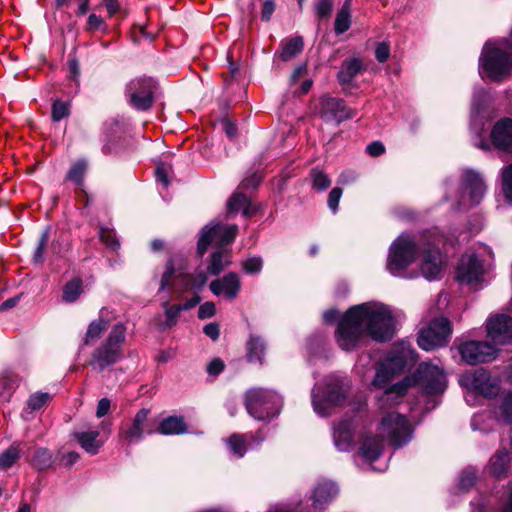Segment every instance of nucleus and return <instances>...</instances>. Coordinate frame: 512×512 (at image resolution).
I'll use <instances>...</instances> for the list:
<instances>
[{"mask_svg":"<svg viewBox=\"0 0 512 512\" xmlns=\"http://www.w3.org/2000/svg\"><path fill=\"white\" fill-rule=\"evenodd\" d=\"M396 320L389 306L380 302H365L350 307L340 319L335 338L338 346L346 351H356L375 342L390 341Z\"/></svg>","mask_w":512,"mask_h":512,"instance_id":"1","label":"nucleus"},{"mask_svg":"<svg viewBox=\"0 0 512 512\" xmlns=\"http://www.w3.org/2000/svg\"><path fill=\"white\" fill-rule=\"evenodd\" d=\"M395 377L393 371L389 370L383 363L376 366L371 386L383 389V392L376 397L377 405L381 410L399 404L408 389L415 384L420 385L426 395L443 393L447 388L444 371L432 363L423 362L419 364L412 377L407 376L401 381L391 384Z\"/></svg>","mask_w":512,"mask_h":512,"instance_id":"2","label":"nucleus"},{"mask_svg":"<svg viewBox=\"0 0 512 512\" xmlns=\"http://www.w3.org/2000/svg\"><path fill=\"white\" fill-rule=\"evenodd\" d=\"M421 256L420 269L429 280H438L442 273V259L434 242L415 238L407 233L400 234L390 245L386 261L387 271L394 277H407L408 267Z\"/></svg>","mask_w":512,"mask_h":512,"instance_id":"3","label":"nucleus"},{"mask_svg":"<svg viewBox=\"0 0 512 512\" xmlns=\"http://www.w3.org/2000/svg\"><path fill=\"white\" fill-rule=\"evenodd\" d=\"M237 232L236 225H225L217 221H211L201 229L197 253L203 255L209 247L216 248L194 271V290L204 287L210 277H218L231 265V250L227 246L234 241Z\"/></svg>","mask_w":512,"mask_h":512,"instance_id":"4","label":"nucleus"},{"mask_svg":"<svg viewBox=\"0 0 512 512\" xmlns=\"http://www.w3.org/2000/svg\"><path fill=\"white\" fill-rule=\"evenodd\" d=\"M378 431L380 436L366 435L362 438L357 456L363 460V465L356 461L360 469L365 470L364 465H369L373 471L383 472L387 469V462H383L379 466H373L383 453L385 438L394 448L399 449L407 445L413 438L414 429L410 421L402 414L397 412L386 413L379 425Z\"/></svg>","mask_w":512,"mask_h":512,"instance_id":"5","label":"nucleus"},{"mask_svg":"<svg viewBox=\"0 0 512 512\" xmlns=\"http://www.w3.org/2000/svg\"><path fill=\"white\" fill-rule=\"evenodd\" d=\"M447 200L455 202L456 209H470L479 205L484 199L487 186L481 173L472 168H463L460 174L459 187L455 195H451L453 190L452 180L445 181Z\"/></svg>","mask_w":512,"mask_h":512,"instance_id":"6","label":"nucleus"},{"mask_svg":"<svg viewBox=\"0 0 512 512\" xmlns=\"http://www.w3.org/2000/svg\"><path fill=\"white\" fill-rule=\"evenodd\" d=\"M492 251L486 245H480L479 251H467L461 256L455 271L456 280L472 289L482 288L487 270L486 258H491Z\"/></svg>","mask_w":512,"mask_h":512,"instance_id":"7","label":"nucleus"},{"mask_svg":"<svg viewBox=\"0 0 512 512\" xmlns=\"http://www.w3.org/2000/svg\"><path fill=\"white\" fill-rule=\"evenodd\" d=\"M348 389L347 379L337 375L327 376L324 387H319L316 384L311 394L312 405L316 414L322 417L328 416L333 406L345 400Z\"/></svg>","mask_w":512,"mask_h":512,"instance_id":"8","label":"nucleus"},{"mask_svg":"<svg viewBox=\"0 0 512 512\" xmlns=\"http://www.w3.org/2000/svg\"><path fill=\"white\" fill-rule=\"evenodd\" d=\"M126 340V326L122 322L114 324L106 339L93 351L90 366L102 372L122 358V345Z\"/></svg>","mask_w":512,"mask_h":512,"instance_id":"9","label":"nucleus"},{"mask_svg":"<svg viewBox=\"0 0 512 512\" xmlns=\"http://www.w3.org/2000/svg\"><path fill=\"white\" fill-rule=\"evenodd\" d=\"M282 396L274 390L252 388L245 394V407L256 420L266 421L277 417L282 409Z\"/></svg>","mask_w":512,"mask_h":512,"instance_id":"10","label":"nucleus"},{"mask_svg":"<svg viewBox=\"0 0 512 512\" xmlns=\"http://www.w3.org/2000/svg\"><path fill=\"white\" fill-rule=\"evenodd\" d=\"M490 95L485 89L473 93L470 115V131L473 135V145L482 150H489L486 140V124L491 120L489 110Z\"/></svg>","mask_w":512,"mask_h":512,"instance_id":"11","label":"nucleus"},{"mask_svg":"<svg viewBox=\"0 0 512 512\" xmlns=\"http://www.w3.org/2000/svg\"><path fill=\"white\" fill-rule=\"evenodd\" d=\"M158 88V82L152 77L134 78L126 86L127 102L135 110L147 111L154 102Z\"/></svg>","mask_w":512,"mask_h":512,"instance_id":"12","label":"nucleus"},{"mask_svg":"<svg viewBox=\"0 0 512 512\" xmlns=\"http://www.w3.org/2000/svg\"><path fill=\"white\" fill-rule=\"evenodd\" d=\"M366 427L363 414L358 411L352 416L346 415L333 426V441L340 452H348L354 447L356 434Z\"/></svg>","mask_w":512,"mask_h":512,"instance_id":"13","label":"nucleus"},{"mask_svg":"<svg viewBox=\"0 0 512 512\" xmlns=\"http://www.w3.org/2000/svg\"><path fill=\"white\" fill-rule=\"evenodd\" d=\"M460 385L467 389L466 400L469 396L482 395L486 398H493L499 392V380L489 372L480 369L472 373H465L460 376Z\"/></svg>","mask_w":512,"mask_h":512,"instance_id":"14","label":"nucleus"},{"mask_svg":"<svg viewBox=\"0 0 512 512\" xmlns=\"http://www.w3.org/2000/svg\"><path fill=\"white\" fill-rule=\"evenodd\" d=\"M451 332V324L447 318H435L427 327L420 330L417 338L418 346L425 351L443 347L449 342Z\"/></svg>","mask_w":512,"mask_h":512,"instance_id":"15","label":"nucleus"},{"mask_svg":"<svg viewBox=\"0 0 512 512\" xmlns=\"http://www.w3.org/2000/svg\"><path fill=\"white\" fill-rule=\"evenodd\" d=\"M458 352L462 361L469 365H477L495 359L498 350L486 341L470 340L461 343Z\"/></svg>","mask_w":512,"mask_h":512,"instance_id":"16","label":"nucleus"},{"mask_svg":"<svg viewBox=\"0 0 512 512\" xmlns=\"http://www.w3.org/2000/svg\"><path fill=\"white\" fill-rule=\"evenodd\" d=\"M316 110L320 118L326 122L339 124L353 117V111L346 106L343 99L328 95L320 98Z\"/></svg>","mask_w":512,"mask_h":512,"instance_id":"17","label":"nucleus"},{"mask_svg":"<svg viewBox=\"0 0 512 512\" xmlns=\"http://www.w3.org/2000/svg\"><path fill=\"white\" fill-rule=\"evenodd\" d=\"M241 278L236 272H228L222 277H217L209 284V290L217 297L232 301L236 299L241 291Z\"/></svg>","mask_w":512,"mask_h":512,"instance_id":"18","label":"nucleus"},{"mask_svg":"<svg viewBox=\"0 0 512 512\" xmlns=\"http://www.w3.org/2000/svg\"><path fill=\"white\" fill-rule=\"evenodd\" d=\"M150 409L142 408L134 416L132 422L120 432V435L130 443L141 441L144 436L155 433V428L148 425Z\"/></svg>","mask_w":512,"mask_h":512,"instance_id":"19","label":"nucleus"},{"mask_svg":"<svg viewBox=\"0 0 512 512\" xmlns=\"http://www.w3.org/2000/svg\"><path fill=\"white\" fill-rule=\"evenodd\" d=\"M266 435L262 429L254 435L248 434H233L225 440L232 455L237 458H242L248 449H254L258 447L264 440Z\"/></svg>","mask_w":512,"mask_h":512,"instance_id":"20","label":"nucleus"},{"mask_svg":"<svg viewBox=\"0 0 512 512\" xmlns=\"http://www.w3.org/2000/svg\"><path fill=\"white\" fill-rule=\"evenodd\" d=\"M490 140L496 149L512 153V118L498 120L491 129Z\"/></svg>","mask_w":512,"mask_h":512,"instance_id":"21","label":"nucleus"},{"mask_svg":"<svg viewBox=\"0 0 512 512\" xmlns=\"http://www.w3.org/2000/svg\"><path fill=\"white\" fill-rule=\"evenodd\" d=\"M413 358L414 350L411 346L406 343H401L395 346L381 363L398 376L404 371L408 362L413 360Z\"/></svg>","mask_w":512,"mask_h":512,"instance_id":"22","label":"nucleus"},{"mask_svg":"<svg viewBox=\"0 0 512 512\" xmlns=\"http://www.w3.org/2000/svg\"><path fill=\"white\" fill-rule=\"evenodd\" d=\"M317 66H296L290 76V88L293 94L302 95L309 92L316 76Z\"/></svg>","mask_w":512,"mask_h":512,"instance_id":"23","label":"nucleus"},{"mask_svg":"<svg viewBox=\"0 0 512 512\" xmlns=\"http://www.w3.org/2000/svg\"><path fill=\"white\" fill-rule=\"evenodd\" d=\"M167 287H171L175 293L188 291L192 288V277L188 272L177 271L175 274L173 265L169 262L161 280L160 290Z\"/></svg>","mask_w":512,"mask_h":512,"instance_id":"24","label":"nucleus"},{"mask_svg":"<svg viewBox=\"0 0 512 512\" xmlns=\"http://www.w3.org/2000/svg\"><path fill=\"white\" fill-rule=\"evenodd\" d=\"M367 66H341L337 77L339 84L346 94H353L354 90L359 86L361 77Z\"/></svg>","mask_w":512,"mask_h":512,"instance_id":"25","label":"nucleus"},{"mask_svg":"<svg viewBox=\"0 0 512 512\" xmlns=\"http://www.w3.org/2000/svg\"><path fill=\"white\" fill-rule=\"evenodd\" d=\"M304 41L299 35H294L283 39L278 51V59L282 62L292 61L303 51Z\"/></svg>","mask_w":512,"mask_h":512,"instance_id":"26","label":"nucleus"},{"mask_svg":"<svg viewBox=\"0 0 512 512\" xmlns=\"http://www.w3.org/2000/svg\"><path fill=\"white\" fill-rule=\"evenodd\" d=\"M188 430V426L181 416H168L161 419L155 428V433L162 435H179L184 434Z\"/></svg>","mask_w":512,"mask_h":512,"instance_id":"27","label":"nucleus"},{"mask_svg":"<svg viewBox=\"0 0 512 512\" xmlns=\"http://www.w3.org/2000/svg\"><path fill=\"white\" fill-rule=\"evenodd\" d=\"M338 494V486L334 482L319 483L312 494L313 505L315 508H322L331 502Z\"/></svg>","mask_w":512,"mask_h":512,"instance_id":"28","label":"nucleus"},{"mask_svg":"<svg viewBox=\"0 0 512 512\" xmlns=\"http://www.w3.org/2000/svg\"><path fill=\"white\" fill-rule=\"evenodd\" d=\"M154 174L156 177L158 191L162 199L166 202L170 201V197L167 191L173 179L172 166L165 162H159L156 166Z\"/></svg>","mask_w":512,"mask_h":512,"instance_id":"29","label":"nucleus"},{"mask_svg":"<svg viewBox=\"0 0 512 512\" xmlns=\"http://www.w3.org/2000/svg\"><path fill=\"white\" fill-rule=\"evenodd\" d=\"M52 396L46 392H35L31 394L26 402V406L21 412V417L25 421H31L34 418L35 412L43 408Z\"/></svg>","mask_w":512,"mask_h":512,"instance_id":"30","label":"nucleus"},{"mask_svg":"<svg viewBox=\"0 0 512 512\" xmlns=\"http://www.w3.org/2000/svg\"><path fill=\"white\" fill-rule=\"evenodd\" d=\"M246 350L248 362L262 365L266 345L264 340L260 336L250 334L246 344Z\"/></svg>","mask_w":512,"mask_h":512,"instance_id":"31","label":"nucleus"},{"mask_svg":"<svg viewBox=\"0 0 512 512\" xmlns=\"http://www.w3.org/2000/svg\"><path fill=\"white\" fill-rule=\"evenodd\" d=\"M510 461L511 458L508 450L505 448L497 450L490 458L489 466L491 474L497 478L505 476L510 468Z\"/></svg>","mask_w":512,"mask_h":512,"instance_id":"32","label":"nucleus"},{"mask_svg":"<svg viewBox=\"0 0 512 512\" xmlns=\"http://www.w3.org/2000/svg\"><path fill=\"white\" fill-rule=\"evenodd\" d=\"M80 446L89 454L95 455L102 446V441L98 440L99 431H82L74 434Z\"/></svg>","mask_w":512,"mask_h":512,"instance_id":"33","label":"nucleus"},{"mask_svg":"<svg viewBox=\"0 0 512 512\" xmlns=\"http://www.w3.org/2000/svg\"><path fill=\"white\" fill-rule=\"evenodd\" d=\"M512 72V66H479L478 73L485 81L502 82Z\"/></svg>","mask_w":512,"mask_h":512,"instance_id":"34","label":"nucleus"},{"mask_svg":"<svg viewBox=\"0 0 512 512\" xmlns=\"http://www.w3.org/2000/svg\"><path fill=\"white\" fill-rule=\"evenodd\" d=\"M227 209L230 213H238L241 211L247 218L254 214L249 198L241 192H235L229 198L227 202Z\"/></svg>","mask_w":512,"mask_h":512,"instance_id":"35","label":"nucleus"},{"mask_svg":"<svg viewBox=\"0 0 512 512\" xmlns=\"http://www.w3.org/2000/svg\"><path fill=\"white\" fill-rule=\"evenodd\" d=\"M110 325V319L105 318L103 316V311H101L100 316L98 319L92 321L86 331L85 340L84 343L87 345L91 341H95L101 337L103 332L108 328Z\"/></svg>","mask_w":512,"mask_h":512,"instance_id":"36","label":"nucleus"},{"mask_svg":"<svg viewBox=\"0 0 512 512\" xmlns=\"http://www.w3.org/2000/svg\"><path fill=\"white\" fill-rule=\"evenodd\" d=\"M18 376L12 371H6L0 377V397L3 401H8L16 389Z\"/></svg>","mask_w":512,"mask_h":512,"instance_id":"37","label":"nucleus"},{"mask_svg":"<svg viewBox=\"0 0 512 512\" xmlns=\"http://www.w3.org/2000/svg\"><path fill=\"white\" fill-rule=\"evenodd\" d=\"M30 463L35 469L39 471L46 470L50 468L54 463L53 455L47 448H37Z\"/></svg>","mask_w":512,"mask_h":512,"instance_id":"38","label":"nucleus"},{"mask_svg":"<svg viewBox=\"0 0 512 512\" xmlns=\"http://www.w3.org/2000/svg\"><path fill=\"white\" fill-rule=\"evenodd\" d=\"M86 170L87 161L84 159H78L70 166L66 174V180L73 183L76 186H82Z\"/></svg>","mask_w":512,"mask_h":512,"instance_id":"39","label":"nucleus"},{"mask_svg":"<svg viewBox=\"0 0 512 512\" xmlns=\"http://www.w3.org/2000/svg\"><path fill=\"white\" fill-rule=\"evenodd\" d=\"M478 479V470L474 467H467L459 474L457 488L461 492L469 491Z\"/></svg>","mask_w":512,"mask_h":512,"instance_id":"40","label":"nucleus"},{"mask_svg":"<svg viewBox=\"0 0 512 512\" xmlns=\"http://www.w3.org/2000/svg\"><path fill=\"white\" fill-rule=\"evenodd\" d=\"M351 26V8L348 3H344L336 15L334 29L336 34L346 32Z\"/></svg>","mask_w":512,"mask_h":512,"instance_id":"41","label":"nucleus"},{"mask_svg":"<svg viewBox=\"0 0 512 512\" xmlns=\"http://www.w3.org/2000/svg\"><path fill=\"white\" fill-rule=\"evenodd\" d=\"M21 449L18 445H11L0 454V469L7 470L11 468L19 459Z\"/></svg>","mask_w":512,"mask_h":512,"instance_id":"42","label":"nucleus"},{"mask_svg":"<svg viewBox=\"0 0 512 512\" xmlns=\"http://www.w3.org/2000/svg\"><path fill=\"white\" fill-rule=\"evenodd\" d=\"M312 188L321 192L328 189L331 185L330 177L320 168H313L310 172Z\"/></svg>","mask_w":512,"mask_h":512,"instance_id":"43","label":"nucleus"},{"mask_svg":"<svg viewBox=\"0 0 512 512\" xmlns=\"http://www.w3.org/2000/svg\"><path fill=\"white\" fill-rule=\"evenodd\" d=\"M500 178L504 197L509 204H512V163L501 169Z\"/></svg>","mask_w":512,"mask_h":512,"instance_id":"44","label":"nucleus"},{"mask_svg":"<svg viewBox=\"0 0 512 512\" xmlns=\"http://www.w3.org/2000/svg\"><path fill=\"white\" fill-rule=\"evenodd\" d=\"M82 292V281L78 278L67 282L63 288L62 299L65 302H75Z\"/></svg>","mask_w":512,"mask_h":512,"instance_id":"45","label":"nucleus"},{"mask_svg":"<svg viewBox=\"0 0 512 512\" xmlns=\"http://www.w3.org/2000/svg\"><path fill=\"white\" fill-rule=\"evenodd\" d=\"M165 307L166 320L164 327H170L176 323L178 314L182 310H187L192 307V299H187L182 305H173L171 307H167V303H165Z\"/></svg>","mask_w":512,"mask_h":512,"instance_id":"46","label":"nucleus"},{"mask_svg":"<svg viewBox=\"0 0 512 512\" xmlns=\"http://www.w3.org/2000/svg\"><path fill=\"white\" fill-rule=\"evenodd\" d=\"M498 409L500 419L507 424H512V393H507L502 397Z\"/></svg>","mask_w":512,"mask_h":512,"instance_id":"47","label":"nucleus"},{"mask_svg":"<svg viewBox=\"0 0 512 512\" xmlns=\"http://www.w3.org/2000/svg\"><path fill=\"white\" fill-rule=\"evenodd\" d=\"M263 268V259L260 256L248 257L242 262V270L248 275L259 274Z\"/></svg>","mask_w":512,"mask_h":512,"instance_id":"48","label":"nucleus"},{"mask_svg":"<svg viewBox=\"0 0 512 512\" xmlns=\"http://www.w3.org/2000/svg\"><path fill=\"white\" fill-rule=\"evenodd\" d=\"M69 104L68 102H63L59 100H55L52 105V119L55 122H58L69 116Z\"/></svg>","mask_w":512,"mask_h":512,"instance_id":"49","label":"nucleus"},{"mask_svg":"<svg viewBox=\"0 0 512 512\" xmlns=\"http://www.w3.org/2000/svg\"><path fill=\"white\" fill-rule=\"evenodd\" d=\"M99 238L107 247L111 249H117L120 246L114 230L100 227Z\"/></svg>","mask_w":512,"mask_h":512,"instance_id":"50","label":"nucleus"},{"mask_svg":"<svg viewBox=\"0 0 512 512\" xmlns=\"http://www.w3.org/2000/svg\"><path fill=\"white\" fill-rule=\"evenodd\" d=\"M49 240V229H45L39 239L38 245L35 249L33 260L36 263H42L44 259V252Z\"/></svg>","mask_w":512,"mask_h":512,"instance_id":"51","label":"nucleus"},{"mask_svg":"<svg viewBox=\"0 0 512 512\" xmlns=\"http://www.w3.org/2000/svg\"><path fill=\"white\" fill-rule=\"evenodd\" d=\"M107 29V25L104 20L96 15L90 14L87 19L86 31L95 32V31H104Z\"/></svg>","mask_w":512,"mask_h":512,"instance_id":"52","label":"nucleus"},{"mask_svg":"<svg viewBox=\"0 0 512 512\" xmlns=\"http://www.w3.org/2000/svg\"><path fill=\"white\" fill-rule=\"evenodd\" d=\"M332 7H333L332 0H317V2L315 3L316 15L319 18L327 17L331 13Z\"/></svg>","mask_w":512,"mask_h":512,"instance_id":"53","label":"nucleus"},{"mask_svg":"<svg viewBox=\"0 0 512 512\" xmlns=\"http://www.w3.org/2000/svg\"><path fill=\"white\" fill-rule=\"evenodd\" d=\"M341 196H342V189L339 187H334L328 195V200H327L328 207L333 213H336L338 210V205H339Z\"/></svg>","mask_w":512,"mask_h":512,"instance_id":"54","label":"nucleus"},{"mask_svg":"<svg viewBox=\"0 0 512 512\" xmlns=\"http://www.w3.org/2000/svg\"><path fill=\"white\" fill-rule=\"evenodd\" d=\"M216 313V306L213 302L207 301L199 306L198 309V318L199 319H208L215 315Z\"/></svg>","mask_w":512,"mask_h":512,"instance_id":"55","label":"nucleus"},{"mask_svg":"<svg viewBox=\"0 0 512 512\" xmlns=\"http://www.w3.org/2000/svg\"><path fill=\"white\" fill-rule=\"evenodd\" d=\"M390 56V46L386 42L379 43L375 49V57L378 62L383 63Z\"/></svg>","mask_w":512,"mask_h":512,"instance_id":"56","label":"nucleus"},{"mask_svg":"<svg viewBox=\"0 0 512 512\" xmlns=\"http://www.w3.org/2000/svg\"><path fill=\"white\" fill-rule=\"evenodd\" d=\"M224 367V362L220 358H215L207 365L206 370L210 376L216 377L224 370Z\"/></svg>","mask_w":512,"mask_h":512,"instance_id":"57","label":"nucleus"},{"mask_svg":"<svg viewBox=\"0 0 512 512\" xmlns=\"http://www.w3.org/2000/svg\"><path fill=\"white\" fill-rule=\"evenodd\" d=\"M366 152L372 157H379L385 153V146L380 141H373L367 145Z\"/></svg>","mask_w":512,"mask_h":512,"instance_id":"58","label":"nucleus"},{"mask_svg":"<svg viewBox=\"0 0 512 512\" xmlns=\"http://www.w3.org/2000/svg\"><path fill=\"white\" fill-rule=\"evenodd\" d=\"M203 332L213 341H216L220 336V328L218 323L211 322L204 326Z\"/></svg>","mask_w":512,"mask_h":512,"instance_id":"59","label":"nucleus"},{"mask_svg":"<svg viewBox=\"0 0 512 512\" xmlns=\"http://www.w3.org/2000/svg\"><path fill=\"white\" fill-rule=\"evenodd\" d=\"M393 215L400 220H412L415 217V213L406 207L395 208Z\"/></svg>","mask_w":512,"mask_h":512,"instance_id":"60","label":"nucleus"},{"mask_svg":"<svg viewBox=\"0 0 512 512\" xmlns=\"http://www.w3.org/2000/svg\"><path fill=\"white\" fill-rule=\"evenodd\" d=\"M110 410V400L108 398H102L99 400L97 409H96V416L98 418H101L105 416Z\"/></svg>","mask_w":512,"mask_h":512,"instance_id":"61","label":"nucleus"},{"mask_svg":"<svg viewBox=\"0 0 512 512\" xmlns=\"http://www.w3.org/2000/svg\"><path fill=\"white\" fill-rule=\"evenodd\" d=\"M470 507V512H487V504L482 497L471 501Z\"/></svg>","mask_w":512,"mask_h":512,"instance_id":"62","label":"nucleus"},{"mask_svg":"<svg viewBox=\"0 0 512 512\" xmlns=\"http://www.w3.org/2000/svg\"><path fill=\"white\" fill-rule=\"evenodd\" d=\"M275 10V4L273 1H265L262 8V19L269 21Z\"/></svg>","mask_w":512,"mask_h":512,"instance_id":"63","label":"nucleus"},{"mask_svg":"<svg viewBox=\"0 0 512 512\" xmlns=\"http://www.w3.org/2000/svg\"><path fill=\"white\" fill-rule=\"evenodd\" d=\"M20 298H21V295H17V296H14V297H11V298L5 300L0 305V312L7 311V310L15 307L19 303Z\"/></svg>","mask_w":512,"mask_h":512,"instance_id":"64","label":"nucleus"}]
</instances>
